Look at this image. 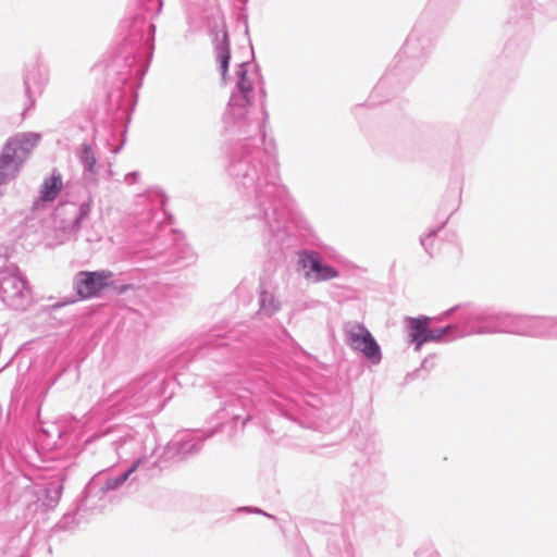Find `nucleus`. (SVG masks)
I'll return each mask as SVG.
<instances>
[{
	"mask_svg": "<svg viewBox=\"0 0 557 557\" xmlns=\"http://www.w3.org/2000/svg\"><path fill=\"white\" fill-rule=\"evenodd\" d=\"M326 527V549L329 557H355L352 545L344 527L341 524H330ZM294 556L311 557L309 548L305 542L297 541L294 544Z\"/></svg>",
	"mask_w": 557,
	"mask_h": 557,
	"instance_id": "6ab92c4d",
	"label": "nucleus"
},
{
	"mask_svg": "<svg viewBox=\"0 0 557 557\" xmlns=\"http://www.w3.org/2000/svg\"><path fill=\"white\" fill-rule=\"evenodd\" d=\"M248 61L235 70L236 83L222 115L227 134L245 135L224 148V171L246 200L247 219L259 223L263 246L273 261H284L287 250L312 244V230L292 208L287 188L281 183L276 144L267 140L269 112L261 101L262 120L252 122L255 89Z\"/></svg>",
	"mask_w": 557,
	"mask_h": 557,
	"instance_id": "f257e3e1",
	"label": "nucleus"
},
{
	"mask_svg": "<svg viewBox=\"0 0 557 557\" xmlns=\"http://www.w3.org/2000/svg\"><path fill=\"white\" fill-rule=\"evenodd\" d=\"M38 438L49 449H60L69 444L73 445L76 441V436L57 423H50L47 426L42 425L38 433Z\"/></svg>",
	"mask_w": 557,
	"mask_h": 557,
	"instance_id": "5701e85b",
	"label": "nucleus"
},
{
	"mask_svg": "<svg viewBox=\"0 0 557 557\" xmlns=\"http://www.w3.org/2000/svg\"><path fill=\"white\" fill-rule=\"evenodd\" d=\"M139 172L138 171H132V172H128L125 176H124V182L128 185H133V184H136L138 182V178H139Z\"/></svg>",
	"mask_w": 557,
	"mask_h": 557,
	"instance_id": "72a5a7b5",
	"label": "nucleus"
},
{
	"mask_svg": "<svg viewBox=\"0 0 557 557\" xmlns=\"http://www.w3.org/2000/svg\"><path fill=\"white\" fill-rule=\"evenodd\" d=\"M63 483L61 481H51L44 484H36L33 486V494L36 496V502L29 504L27 509L30 510L35 506V511L39 508L42 512L53 510L63 494Z\"/></svg>",
	"mask_w": 557,
	"mask_h": 557,
	"instance_id": "4be33fe9",
	"label": "nucleus"
},
{
	"mask_svg": "<svg viewBox=\"0 0 557 557\" xmlns=\"http://www.w3.org/2000/svg\"><path fill=\"white\" fill-rule=\"evenodd\" d=\"M345 344L354 351H358L362 358L372 366L381 363L382 349L373 334L361 322L346 321L343 324Z\"/></svg>",
	"mask_w": 557,
	"mask_h": 557,
	"instance_id": "2eb2a0df",
	"label": "nucleus"
},
{
	"mask_svg": "<svg viewBox=\"0 0 557 557\" xmlns=\"http://www.w3.org/2000/svg\"><path fill=\"white\" fill-rule=\"evenodd\" d=\"M459 2V0H447L446 3L447 5H457Z\"/></svg>",
	"mask_w": 557,
	"mask_h": 557,
	"instance_id": "e433bc0d",
	"label": "nucleus"
},
{
	"mask_svg": "<svg viewBox=\"0 0 557 557\" xmlns=\"http://www.w3.org/2000/svg\"><path fill=\"white\" fill-rule=\"evenodd\" d=\"M115 274L108 269L81 270L73 277L75 297L63 300L57 307H63L76 301L100 298L103 292L112 286Z\"/></svg>",
	"mask_w": 557,
	"mask_h": 557,
	"instance_id": "4468645a",
	"label": "nucleus"
},
{
	"mask_svg": "<svg viewBox=\"0 0 557 557\" xmlns=\"http://www.w3.org/2000/svg\"><path fill=\"white\" fill-rule=\"evenodd\" d=\"M22 82L25 97L24 113L35 107L37 98L44 92L49 82V70L38 58H34L24 64Z\"/></svg>",
	"mask_w": 557,
	"mask_h": 557,
	"instance_id": "a211bd4d",
	"label": "nucleus"
},
{
	"mask_svg": "<svg viewBox=\"0 0 557 557\" xmlns=\"http://www.w3.org/2000/svg\"><path fill=\"white\" fill-rule=\"evenodd\" d=\"M113 283L114 284L112 286H109L108 289L119 296L124 295L125 293H127V290L133 288L132 284L120 283L119 281L115 280V276L113 277Z\"/></svg>",
	"mask_w": 557,
	"mask_h": 557,
	"instance_id": "c756f323",
	"label": "nucleus"
},
{
	"mask_svg": "<svg viewBox=\"0 0 557 557\" xmlns=\"http://www.w3.org/2000/svg\"><path fill=\"white\" fill-rule=\"evenodd\" d=\"M297 271L311 283L326 282L339 276V270L323 260L321 253L309 248H299L296 251Z\"/></svg>",
	"mask_w": 557,
	"mask_h": 557,
	"instance_id": "f3484780",
	"label": "nucleus"
},
{
	"mask_svg": "<svg viewBox=\"0 0 557 557\" xmlns=\"http://www.w3.org/2000/svg\"><path fill=\"white\" fill-rule=\"evenodd\" d=\"M41 140V134L22 132L9 137L0 151V186L15 180L29 153Z\"/></svg>",
	"mask_w": 557,
	"mask_h": 557,
	"instance_id": "9b49d317",
	"label": "nucleus"
},
{
	"mask_svg": "<svg viewBox=\"0 0 557 557\" xmlns=\"http://www.w3.org/2000/svg\"><path fill=\"white\" fill-rule=\"evenodd\" d=\"M76 156L83 168V181L85 186H97L99 165L92 146L88 143H83L79 146Z\"/></svg>",
	"mask_w": 557,
	"mask_h": 557,
	"instance_id": "b1692460",
	"label": "nucleus"
},
{
	"mask_svg": "<svg viewBox=\"0 0 557 557\" xmlns=\"http://www.w3.org/2000/svg\"><path fill=\"white\" fill-rule=\"evenodd\" d=\"M275 347L240 327L222 331L212 327L198 342H193L185 350L178 363L183 367L198 359H209L215 363H234L253 380L232 392L215 412L216 423L208 429H194L177 432L166 444L164 454L174 461L185 460L198 454L206 441L218 433H226L228 437L236 434L237 425L243 429L251 420L253 397L271 389L276 375L278 358Z\"/></svg>",
	"mask_w": 557,
	"mask_h": 557,
	"instance_id": "f03ea898",
	"label": "nucleus"
},
{
	"mask_svg": "<svg viewBox=\"0 0 557 557\" xmlns=\"http://www.w3.org/2000/svg\"><path fill=\"white\" fill-rule=\"evenodd\" d=\"M64 187L62 174L53 169L51 174L45 177L39 196L33 202V209H38L45 202H52L57 199Z\"/></svg>",
	"mask_w": 557,
	"mask_h": 557,
	"instance_id": "393cba45",
	"label": "nucleus"
},
{
	"mask_svg": "<svg viewBox=\"0 0 557 557\" xmlns=\"http://www.w3.org/2000/svg\"><path fill=\"white\" fill-rule=\"evenodd\" d=\"M347 512L352 517L355 534L363 540L382 542L388 537L396 525L393 513L376 505H360L354 511Z\"/></svg>",
	"mask_w": 557,
	"mask_h": 557,
	"instance_id": "f8f14e48",
	"label": "nucleus"
},
{
	"mask_svg": "<svg viewBox=\"0 0 557 557\" xmlns=\"http://www.w3.org/2000/svg\"><path fill=\"white\" fill-rule=\"evenodd\" d=\"M96 441H103L106 445H109L119 460L127 461L131 458L143 456L146 460L145 467L152 468V462L143 454V434L129 424L116 423L103 425L85 442L89 444Z\"/></svg>",
	"mask_w": 557,
	"mask_h": 557,
	"instance_id": "9d476101",
	"label": "nucleus"
},
{
	"mask_svg": "<svg viewBox=\"0 0 557 557\" xmlns=\"http://www.w3.org/2000/svg\"><path fill=\"white\" fill-rule=\"evenodd\" d=\"M175 381L176 379L168 373L161 377L153 373H145L98 400L91 411L104 420L122 414L138 417L161 411L173 396V391L168 394V388L174 385Z\"/></svg>",
	"mask_w": 557,
	"mask_h": 557,
	"instance_id": "0eeeda50",
	"label": "nucleus"
},
{
	"mask_svg": "<svg viewBox=\"0 0 557 557\" xmlns=\"http://www.w3.org/2000/svg\"><path fill=\"white\" fill-rule=\"evenodd\" d=\"M435 237L436 236H429L428 232L424 237L420 238V244L429 256H432L433 243Z\"/></svg>",
	"mask_w": 557,
	"mask_h": 557,
	"instance_id": "473e14b6",
	"label": "nucleus"
},
{
	"mask_svg": "<svg viewBox=\"0 0 557 557\" xmlns=\"http://www.w3.org/2000/svg\"><path fill=\"white\" fill-rule=\"evenodd\" d=\"M210 33L213 35V47L215 52L221 81L226 84L228 67L231 62V41L230 34L223 15H220V23L214 22L209 25Z\"/></svg>",
	"mask_w": 557,
	"mask_h": 557,
	"instance_id": "aec40b11",
	"label": "nucleus"
},
{
	"mask_svg": "<svg viewBox=\"0 0 557 557\" xmlns=\"http://www.w3.org/2000/svg\"><path fill=\"white\" fill-rule=\"evenodd\" d=\"M259 92L261 95L262 98H265L267 96V91H265V87H264V84L262 83V85L259 87Z\"/></svg>",
	"mask_w": 557,
	"mask_h": 557,
	"instance_id": "c9c22d12",
	"label": "nucleus"
},
{
	"mask_svg": "<svg viewBox=\"0 0 557 557\" xmlns=\"http://www.w3.org/2000/svg\"><path fill=\"white\" fill-rule=\"evenodd\" d=\"M145 458L139 456L120 472L101 470L96 473L69 510L55 523L53 531L73 532L89 523L94 517L102 512L109 493L120 490L125 484L127 487L137 486V483L148 481L161 471L157 467V461H152V468L145 467Z\"/></svg>",
	"mask_w": 557,
	"mask_h": 557,
	"instance_id": "423d86ee",
	"label": "nucleus"
},
{
	"mask_svg": "<svg viewBox=\"0 0 557 557\" xmlns=\"http://www.w3.org/2000/svg\"><path fill=\"white\" fill-rule=\"evenodd\" d=\"M258 314L268 318L274 315L281 309V304L271 290V285L263 280L260 281L258 287Z\"/></svg>",
	"mask_w": 557,
	"mask_h": 557,
	"instance_id": "a878e982",
	"label": "nucleus"
},
{
	"mask_svg": "<svg viewBox=\"0 0 557 557\" xmlns=\"http://www.w3.org/2000/svg\"><path fill=\"white\" fill-rule=\"evenodd\" d=\"M107 180H112L114 177V172L112 170V164L109 163V168L106 171Z\"/></svg>",
	"mask_w": 557,
	"mask_h": 557,
	"instance_id": "f704fd0d",
	"label": "nucleus"
},
{
	"mask_svg": "<svg viewBox=\"0 0 557 557\" xmlns=\"http://www.w3.org/2000/svg\"><path fill=\"white\" fill-rule=\"evenodd\" d=\"M0 299L16 311H25L33 302L28 280L15 263L0 269Z\"/></svg>",
	"mask_w": 557,
	"mask_h": 557,
	"instance_id": "ddd939ff",
	"label": "nucleus"
},
{
	"mask_svg": "<svg viewBox=\"0 0 557 557\" xmlns=\"http://www.w3.org/2000/svg\"><path fill=\"white\" fill-rule=\"evenodd\" d=\"M414 557H440V553L432 544H423L418 547L414 553Z\"/></svg>",
	"mask_w": 557,
	"mask_h": 557,
	"instance_id": "c85d7f7f",
	"label": "nucleus"
},
{
	"mask_svg": "<svg viewBox=\"0 0 557 557\" xmlns=\"http://www.w3.org/2000/svg\"><path fill=\"white\" fill-rule=\"evenodd\" d=\"M434 357L435 355H430L428 357H425L422 362H421V366L419 369H416L413 372L411 373H408L407 374V377H414L417 376L418 372L421 370V369H424V370H431L434 368Z\"/></svg>",
	"mask_w": 557,
	"mask_h": 557,
	"instance_id": "7c9ffc66",
	"label": "nucleus"
},
{
	"mask_svg": "<svg viewBox=\"0 0 557 557\" xmlns=\"http://www.w3.org/2000/svg\"><path fill=\"white\" fill-rule=\"evenodd\" d=\"M404 326L414 351L428 343L448 344L472 334L557 338L556 318L517 314L472 304L456 305L436 317H405Z\"/></svg>",
	"mask_w": 557,
	"mask_h": 557,
	"instance_id": "20e7f679",
	"label": "nucleus"
},
{
	"mask_svg": "<svg viewBox=\"0 0 557 557\" xmlns=\"http://www.w3.org/2000/svg\"><path fill=\"white\" fill-rule=\"evenodd\" d=\"M531 15V1L523 0L521 3V13H519L518 20L515 21L513 25L510 21L507 24V32L509 33L515 29V34L510 36L504 46V54L506 58L517 61L525 54L529 48V39L532 30L530 22Z\"/></svg>",
	"mask_w": 557,
	"mask_h": 557,
	"instance_id": "dca6fc26",
	"label": "nucleus"
},
{
	"mask_svg": "<svg viewBox=\"0 0 557 557\" xmlns=\"http://www.w3.org/2000/svg\"><path fill=\"white\" fill-rule=\"evenodd\" d=\"M429 0L392 65L370 92L368 106L383 103L398 92L422 69L437 38V30L457 5Z\"/></svg>",
	"mask_w": 557,
	"mask_h": 557,
	"instance_id": "39448f33",
	"label": "nucleus"
},
{
	"mask_svg": "<svg viewBox=\"0 0 557 557\" xmlns=\"http://www.w3.org/2000/svg\"><path fill=\"white\" fill-rule=\"evenodd\" d=\"M386 476L380 454L374 445H368L351 468L349 478L342 483L339 495L344 511H354L360 505L370 504L368 498L383 493Z\"/></svg>",
	"mask_w": 557,
	"mask_h": 557,
	"instance_id": "1a4fd4ad",
	"label": "nucleus"
},
{
	"mask_svg": "<svg viewBox=\"0 0 557 557\" xmlns=\"http://www.w3.org/2000/svg\"><path fill=\"white\" fill-rule=\"evenodd\" d=\"M67 203H70V201H67V200L64 201V200L61 199L60 202H59V206L61 207V206H64V205H67ZM71 205L75 206L76 203L75 202H71Z\"/></svg>",
	"mask_w": 557,
	"mask_h": 557,
	"instance_id": "4c0bfd02",
	"label": "nucleus"
},
{
	"mask_svg": "<svg viewBox=\"0 0 557 557\" xmlns=\"http://www.w3.org/2000/svg\"><path fill=\"white\" fill-rule=\"evenodd\" d=\"M144 219L152 224L154 233L133 251L134 262H153V267H186L194 262L195 252L178 232L174 228L166 231V225L174 223L171 213L149 210Z\"/></svg>",
	"mask_w": 557,
	"mask_h": 557,
	"instance_id": "6e6552de",
	"label": "nucleus"
},
{
	"mask_svg": "<svg viewBox=\"0 0 557 557\" xmlns=\"http://www.w3.org/2000/svg\"><path fill=\"white\" fill-rule=\"evenodd\" d=\"M237 512H246V513H257V515H262L267 518H270V519H276L274 515H271V513H268L265 512L264 510H262L261 508L259 507H253V506H243V507H238L236 509Z\"/></svg>",
	"mask_w": 557,
	"mask_h": 557,
	"instance_id": "2f4dec72",
	"label": "nucleus"
},
{
	"mask_svg": "<svg viewBox=\"0 0 557 557\" xmlns=\"http://www.w3.org/2000/svg\"><path fill=\"white\" fill-rule=\"evenodd\" d=\"M461 203V187L455 183L445 190L435 213L438 225L429 230V236H437L438 232L448 223L450 216L459 209Z\"/></svg>",
	"mask_w": 557,
	"mask_h": 557,
	"instance_id": "412c9836",
	"label": "nucleus"
},
{
	"mask_svg": "<svg viewBox=\"0 0 557 557\" xmlns=\"http://www.w3.org/2000/svg\"><path fill=\"white\" fill-rule=\"evenodd\" d=\"M162 0H137V8L129 11L120 23L121 40L110 50L104 65L106 112L110 123L113 154H117L126 141L124 119L134 110L138 89L151 63L154 51L156 25L153 17L161 13Z\"/></svg>",
	"mask_w": 557,
	"mask_h": 557,
	"instance_id": "7ed1b4c3",
	"label": "nucleus"
},
{
	"mask_svg": "<svg viewBox=\"0 0 557 557\" xmlns=\"http://www.w3.org/2000/svg\"><path fill=\"white\" fill-rule=\"evenodd\" d=\"M92 207H94V196L91 195V193L88 189H86V197L78 205L77 213L70 221L62 220V228H64L67 232H71V233L79 232L82 230L83 222L89 216Z\"/></svg>",
	"mask_w": 557,
	"mask_h": 557,
	"instance_id": "bb28decb",
	"label": "nucleus"
},
{
	"mask_svg": "<svg viewBox=\"0 0 557 557\" xmlns=\"http://www.w3.org/2000/svg\"><path fill=\"white\" fill-rule=\"evenodd\" d=\"M314 411L315 408L313 406H304L302 404L295 401L289 406V408L283 410V414L299 425L308 428L310 418L313 416Z\"/></svg>",
	"mask_w": 557,
	"mask_h": 557,
	"instance_id": "cd10ccee",
	"label": "nucleus"
}]
</instances>
